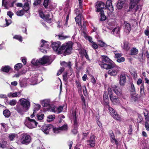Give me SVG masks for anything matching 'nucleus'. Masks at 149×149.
Instances as JSON below:
<instances>
[{
    "label": "nucleus",
    "mask_w": 149,
    "mask_h": 149,
    "mask_svg": "<svg viewBox=\"0 0 149 149\" xmlns=\"http://www.w3.org/2000/svg\"><path fill=\"white\" fill-rule=\"evenodd\" d=\"M29 122H28L27 127L30 128H33L37 126L38 123L35 120L31 119L30 118H27Z\"/></svg>",
    "instance_id": "obj_10"
},
{
    "label": "nucleus",
    "mask_w": 149,
    "mask_h": 149,
    "mask_svg": "<svg viewBox=\"0 0 149 149\" xmlns=\"http://www.w3.org/2000/svg\"><path fill=\"white\" fill-rule=\"evenodd\" d=\"M52 15L50 16V14L49 13L47 15L46 14L45 17L43 19L46 20L48 23H51L52 22Z\"/></svg>",
    "instance_id": "obj_25"
},
{
    "label": "nucleus",
    "mask_w": 149,
    "mask_h": 149,
    "mask_svg": "<svg viewBox=\"0 0 149 149\" xmlns=\"http://www.w3.org/2000/svg\"><path fill=\"white\" fill-rule=\"evenodd\" d=\"M81 100L82 102V103L86 107V101L85 100L83 96V95L82 94L81 95Z\"/></svg>",
    "instance_id": "obj_55"
},
{
    "label": "nucleus",
    "mask_w": 149,
    "mask_h": 149,
    "mask_svg": "<svg viewBox=\"0 0 149 149\" xmlns=\"http://www.w3.org/2000/svg\"><path fill=\"white\" fill-rule=\"evenodd\" d=\"M95 135L92 133H91L90 136V139L87 141L89 143L90 146L91 147H94L95 145Z\"/></svg>",
    "instance_id": "obj_14"
},
{
    "label": "nucleus",
    "mask_w": 149,
    "mask_h": 149,
    "mask_svg": "<svg viewBox=\"0 0 149 149\" xmlns=\"http://www.w3.org/2000/svg\"><path fill=\"white\" fill-rule=\"evenodd\" d=\"M23 1L24 2L23 6V9L26 11L28 10L30 8L29 5L31 4V1L30 0H23Z\"/></svg>",
    "instance_id": "obj_17"
},
{
    "label": "nucleus",
    "mask_w": 149,
    "mask_h": 149,
    "mask_svg": "<svg viewBox=\"0 0 149 149\" xmlns=\"http://www.w3.org/2000/svg\"><path fill=\"white\" fill-rule=\"evenodd\" d=\"M30 107V102L26 99L22 98L19 100V102L14 107V109L19 114L22 115L29 109Z\"/></svg>",
    "instance_id": "obj_2"
},
{
    "label": "nucleus",
    "mask_w": 149,
    "mask_h": 149,
    "mask_svg": "<svg viewBox=\"0 0 149 149\" xmlns=\"http://www.w3.org/2000/svg\"><path fill=\"white\" fill-rule=\"evenodd\" d=\"M39 59L40 65L49 63L50 62L49 57L46 56H44L41 58Z\"/></svg>",
    "instance_id": "obj_15"
},
{
    "label": "nucleus",
    "mask_w": 149,
    "mask_h": 149,
    "mask_svg": "<svg viewBox=\"0 0 149 149\" xmlns=\"http://www.w3.org/2000/svg\"><path fill=\"white\" fill-rule=\"evenodd\" d=\"M89 133V131H88L87 132H82V135L84 137L82 138V139L83 140H84V138L85 137L87 136L88 135Z\"/></svg>",
    "instance_id": "obj_60"
},
{
    "label": "nucleus",
    "mask_w": 149,
    "mask_h": 149,
    "mask_svg": "<svg viewBox=\"0 0 149 149\" xmlns=\"http://www.w3.org/2000/svg\"><path fill=\"white\" fill-rule=\"evenodd\" d=\"M111 87L113 91L118 96H121L122 95V90L118 87V86L113 85Z\"/></svg>",
    "instance_id": "obj_13"
},
{
    "label": "nucleus",
    "mask_w": 149,
    "mask_h": 149,
    "mask_svg": "<svg viewBox=\"0 0 149 149\" xmlns=\"http://www.w3.org/2000/svg\"><path fill=\"white\" fill-rule=\"evenodd\" d=\"M102 61H99L98 63L102 68L110 70L108 71V74H116L117 73L118 69H120L118 67L113 70L111 69L114 67V66L112 61L107 56H102Z\"/></svg>",
    "instance_id": "obj_1"
},
{
    "label": "nucleus",
    "mask_w": 149,
    "mask_h": 149,
    "mask_svg": "<svg viewBox=\"0 0 149 149\" xmlns=\"http://www.w3.org/2000/svg\"><path fill=\"white\" fill-rule=\"evenodd\" d=\"M53 125L51 124L48 125H44L41 127V130L45 134H49V132L52 128Z\"/></svg>",
    "instance_id": "obj_11"
},
{
    "label": "nucleus",
    "mask_w": 149,
    "mask_h": 149,
    "mask_svg": "<svg viewBox=\"0 0 149 149\" xmlns=\"http://www.w3.org/2000/svg\"><path fill=\"white\" fill-rule=\"evenodd\" d=\"M104 11L102 12V13L100 12V17L101 18L100 19L101 20H104L106 19V17L104 15Z\"/></svg>",
    "instance_id": "obj_49"
},
{
    "label": "nucleus",
    "mask_w": 149,
    "mask_h": 149,
    "mask_svg": "<svg viewBox=\"0 0 149 149\" xmlns=\"http://www.w3.org/2000/svg\"><path fill=\"white\" fill-rule=\"evenodd\" d=\"M131 91L132 92H134L135 91V88L133 83L131 85Z\"/></svg>",
    "instance_id": "obj_61"
},
{
    "label": "nucleus",
    "mask_w": 149,
    "mask_h": 149,
    "mask_svg": "<svg viewBox=\"0 0 149 149\" xmlns=\"http://www.w3.org/2000/svg\"><path fill=\"white\" fill-rule=\"evenodd\" d=\"M98 42L99 45L102 47H106L107 46V45L105 44V43L101 40H99Z\"/></svg>",
    "instance_id": "obj_48"
},
{
    "label": "nucleus",
    "mask_w": 149,
    "mask_h": 149,
    "mask_svg": "<svg viewBox=\"0 0 149 149\" xmlns=\"http://www.w3.org/2000/svg\"><path fill=\"white\" fill-rule=\"evenodd\" d=\"M13 38L17 39L20 42L22 41V38L19 36L16 35L13 37Z\"/></svg>",
    "instance_id": "obj_51"
},
{
    "label": "nucleus",
    "mask_w": 149,
    "mask_h": 149,
    "mask_svg": "<svg viewBox=\"0 0 149 149\" xmlns=\"http://www.w3.org/2000/svg\"><path fill=\"white\" fill-rule=\"evenodd\" d=\"M51 1L49 0H44L43 5L45 8H47L48 5L50 4Z\"/></svg>",
    "instance_id": "obj_43"
},
{
    "label": "nucleus",
    "mask_w": 149,
    "mask_h": 149,
    "mask_svg": "<svg viewBox=\"0 0 149 149\" xmlns=\"http://www.w3.org/2000/svg\"><path fill=\"white\" fill-rule=\"evenodd\" d=\"M141 0H130L129 2L130 10H133V11L136 12L139 9V6L137 4Z\"/></svg>",
    "instance_id": "obj_5"
},
{
    "label": "nucleus",
    "mask_w": 149,
    "mask_h": 149,
    "mask_svg": "<svg viewBox=\"0 0 149 149\" xmlns=\"http://www.w3.org/2000/svg\"><path fill=\"white\" fill-rule=\"evenodd\" d=\"M16 134L15 133L11 134L9 135L8 138L11 141H13L14 138L15 137Z\"/></svg>",
    "instance_id": "obj_46"
},
{
    "label": "nucleus",
    "mask_w": 149,
    "mask_h": 149,
    "mask_svg": "<svg viewBox=\"0 0 149 149\" xmlns=\"http://www.w3.org/2000/svg\"><path fill=\"white\" fill-rule=\"evenodd\" d=\"M55 117V116L54 115H49L47 116V121L48 122H50L53 120Z\"/></svg>",
    "instance_id": "obj_40"
},
{
    "label": "nucleus",
    "mask_w": 149,
    "mask_h": 149,
    "mask_svg": "<svg viewBox=\"0 0 149 149\" xmlns=\"http://www.w3.org/2000/svg\"><path fill=\"white\" fill-rule=\"evenodd\" d=\"M129 129L128 131V133L129 134H131L132 132V126L131 125H129Z\"/></svg>",
    "instance_id": "obj_62"
},
{
    "label": "nucleus",
    "mask_w": 149,
    "mask_h": 149,
    "mask_svg": "<svg viewBox=\"0 0 149 149\" xmlns=\"http://www.w3.org/2000/svg\"><path fill=\"white\" fill-rule=\"evenodd\" d=\"M61 65L65 67H68L70 69L71 68V63L70 62L67 63L65 61H63L61 63Z\"/></svg>",
    "instance_id": "obj_34"
},
{
    "label": "nucleus",
    "mask_w": 149,
    "mask_h": 149,
    "mask_svg": "<svg viewBox=\"0 0 149 149\" xmlns=\"http://www.w3.org/2000/svg\"><path fill=\"white\" fill-rule=\"evenodd\" d=\"M109 135L110 136L111 140V142H113L112 140L115 142V143L116 145L118 146V143L117 140L115 138V136L114 133L112 130H110L109 132Z\"/></svg>",
    "instance_id": "obj_18"
},
{
    "label": "nucleus",
    "mask_w": 149,
    "mask_h": 149,
    "mask_svg": "<svg viewBox=\"0 0 149 149\" xmlns=\"http://www.w3.org/2000/svg\"><path fill=\"white\" fill-rule=\"evenodd\" d=\"M17 15L19 16H22L24 14V12L23 10H20L17 11L16 13Z\"/></svg>",
    "instance_id": "obj_47"
},
{
    "label": "nucleus",
    "mask_w": 149,
    "mask_h": 149,
    "mask_svg": "<svg viewBox=\"0 0 149 149\" xmlns=\"http://www.w3.org/2000/svg\"><path fill=\"white\" fill-rule=\"evenodd\" d=\"M42 105L44 107H48L50 108L51 107L50 101L47 100H44L42 101Z\"/></svg>",
    "instance_id": "obj_26"
},
{
    "label": "nucleus",
    "mask_w": 149,
    "mask_h": 149,
    "mask_svg": "<svg viewBox=\"0 0 149 149\" xmlns=\"http://www.w3.org/2000/svg\"><path fill=\"white\" fill-rule=\"evenodd\" d=\"M11 0H2V5L6 7V4L11 1Z\"/></svg>",
    "instance_id": "obj_50"
},
{
    "label": "nucleus",
    "mask_w": 149,
    "mask_h": 149,
    "mask_svg": "<svg viewBox=\"0 0 149 149\" xmlns=\"http://www.w3.org/2000/svg\"><path fill=\"white\" fill-rule=\"evenodd\" d=\"M61 51L59 52L64 56L68 55L71 53L72 49V43L69 42L65 43L61 46Z\"/></svg>",
    "instance_id": "obj_3"
},
{
    "label": "nucleus",
    "mask_w": 149,
    "mask_h": 149,
    "mask_svg": "<svg viewBox=\"0 0 149 149\" xmlns=\"http://www.w3.org/2000/svg\"><path fill=\"white\" fill-rule=\"evenodd\" d=\"M39 14L40 16L42 19H43L46 15L45 14H44L43 13L42 10H40L39 11Z\"/></svg>",
    "instance_id": "obj_53"
},
{
    "label": "nucleus",
    "mask_w": 149,
    "mask_h": 149,
    "mask_svg": "<svg viewBox=\"0 0 149 149\" xmlns=\"http://www.w3.org/2000/svg\"><path fill=\"white\" fill-rule=\"evenodd\" d=\"M119 27H116L113 29L112 31L111 32V33L112 34L118 35L119 33Z\"/></svg>",
    "instance_id": "obj_41"
},
{
    "label": "nucleus",
    "mask_w": 149,
    "mask_h": 149,
    "mask_svg": "<svg viewBox=\"0 0 149 149\" xmlns=\"http://www.w3.org/2000/svg\"><path fill=\"white\" fill-rule=\"evenodd\" d=\"M82 20L81 15L79 14L78 15L75 17V21L77 24L79 25L81 24V22Z\"/></svg>",
    "instance_id": "obj_31"
},
{
    "label": "nucleus",
    "mask_w": 149,
    "mask_h": 149,
    "mask_svg": "<svg viewBox=\"0 0 149 149\" xmlns=\"http://www.w3.org/2000/svg\"><path fill=\"white\" fill-rule=\"evenodd\" d=\"M138 94L136 93L134 94L131 97V99L132 101L136 102L138 100Z\"/></svg>",
    "instance_id": "obj_38"
},
{
    "label": "nucleus",
    "mask_w": 149,
    "mask_h": 149,
    "mask_svg": "<svg viewBox=\"0 0 149 149\" xmlns=\"http://www.w3.org/2000/svg\"><path fill=\"white\" fill-rule=\"evenodd\" d=\"M69 78L68 75H63V81L65 82H67L68 78Z\"/></svg>",
    "instance_id": "obj_54"
},
{
    "label": "nucleus",
    "mask_w": 149,
    "mask_h": 149,
    "mask_svg": "<svg viewBox=\"0 0 149 149\" xmlns=\"http://www.w3.org/2000/svg\"><path fill=\"white\" fill-rule=\"evenodd\" d=\"M138 53V50L136 48H132L130 51V55H136Z\"/></svg>",
    "instance_id": "obj_35"
},
{
    "label": "nucleus",
    "mask_w": 149,
    "mask_h": 149,
    "mask_svg": "<svg viewBox=\"0 0 149 149\" xmlns=\"http://www.w3.org/2000/svg\"><path fill=\"white\" fill-rule=\"evenodd\" d=\"M11 22L12 21L10 19L6 18L5 19L4 23L3 24H1V26L2 27H5L9 26Z\"/></svg>",
    "instance_id": "obj_22"
},
{
    "label": "nucleus",
    "mask_w": 149,
    "mask_h": 149,
    "mask_svg": "<svg viewBox=\"0 0 149 149\" xmlns=\"http://www.w3.org/2000/svg\"><path fill=\"white\" fill-rule=\"evenodd\" d=\"M75 84L78 88L79 93H81L82 86L81 83L79 81L76 80L75 81Z\"/></svg>",
    "instance_id": "obj_27"
},
{
    "label": "nucleus",
    "mask_w": 149,
    "mask_h": 149,
    "mask_svg": "<svg viewBox=\"0 0 149 149\" xmlns=\"http://www.w3.org/2000/svg\"><path fill=\"white\" fill-rule=\"evenodd\" d=\"M68 129V126L67 124H64L59 127L60 130H67Z\"/></svg>",
    "instance_id": "obj_44"
},
{
    "label": "nucleus",
    "mask_w": 149,
    "mask_h": 149,
    "mask_svg": "<svg viewBox=\"0 0 149 149\" xmlns=\"http://www.w3.org/2000/svg\"><path fill=\"white\" fill-rule=\"evenodd\" d=\"M73 126L74 128H77L78 126V123L77 117H73Z\"/></svg>",
    "instance_id": "obj_36"
},
{
    "label": "nucleus",
    "mask_w": 149,
    "mask_h": 149,
    "mask_svg": "<svg viewBox=\"0 0 149 149\" xmlns=\"http://www.w3.org/2000/svg\"><path fill=\"white\" fill-rule=\"evenodd\" d=\"M48 43L47 41L44 40H41L40 48V50L41 52L44 53H47V50L46 49H49V47Z\"/></svg>",
    "instance_id": "obj_8"
},
{
    "label": "nucleus",
    "mask_w": 149,
    "mask_h": 149,
    "mask_svg": "<svg viewBox=\"0 0 149 149\" xmlns=\"http://www.w3.org/2000/svg\"><path fill=\"white\" fill-rule=\"evenodd\" d=\"M106 7L105 4L102 2H100L97 3L96 6V8L97 9L96 12L102 13L103 11V9Z\"/></svg>",
    "instance_id": "obj_12"
},
{
    "label": "nucleus",
    "mask_w": 149,
    "mask_h": 149,
    "mask_svg": "<svg viewBox=\"0 0 149 149\" xmlns=\"http://www.w3.org/2000/svg\"><path fill=\"white\" fill-rule=\"evenodd\" d=\"M91 45L92 47L95 49L97 48L98 47L97 45L95 42H92V43H91Z\"/></svg>",
    "instance_id": "obj_58"
},
{
    "label": "nucleus",
    "mask_w": 149,
    "mask_h": 149,
    "mask_svg": "<svg viewBox=\"0 0 149 149\" xmlns=\"http://www.w3.org/2000/svg\"><path fill=\"white\" fill-rule=\"evenodd\" d=\"M74 68L77 71H79L82 68V65L80 62H76Z\"/></svg>",
    "instance_id": "obj_28"
},
{
    "label": "nucleus",
    "mask_w": 149,
    "mask_h": 149,
    "mask_svg": "<svg viewBox=\"0 0 149 149\" xmlns=\"http://www.w3.org/2000/svg\"><path fill=\"white\" fill-rule=\"evenodd\" d=\"M22 67V65L21 63H18L16 64L14 67L15 70H18L21 69Z\"/></svg>",
    "instance_id": "obj_42"
},
{
    "label": "nucleus",
    "mask_w": 149,
    "mask_h": 149,
    "mask_svg": "<svg viewBox=\"0 0 149 149\" xmlns=\"http://www.w3.org/2000/svg\"><path fill=\"white\" fill-rule=\"evenodd\" d=\"M31 63L35 66H37L40 65L39 59H33L31 61Z\"/></svg>",
    "instance_id": "obj_33"
},
{
    "label": "nucleus",
    "mask_w": 149,
    "mask_h": 149,
    "mask_svg": "<svg viewBox=\"0 0 149 149\" xmlns=\"http://www.w3.org/2000/svg\"><path fill=\"white\" fill-rule=\"evenodd\" d=\"M125 31L127 33H129L131 30V25L130 24L127 22L125 23Z\"/></svg>",
    "instance_id": "obj_29"
},
{
    "label": "nucleus",
    "mask_w": 149,
    "mask_h": 149,
    "mask_svg": "<svg viewBox=\"0 0 149 149\" xmlns=\"http://www.w3.org/2000/svg\"><path fill=\"white\" fill-rule=\"evenodd\" d=\"M17 102L16 100H12L9 101L8 104L11 106H14L17 104Z\"/></svg>",
    "instance_id": "obj_45"
},
{
    "label": "nucleus",
    "mask_w": 149,
    "mask_h": 149,
    "mask_svg": "<svg viewBox=\"0 0 149 149\" xmlns=\"http://www.w3.org/2000/svg\"><path fill=\"white\" fill-rule=\"evenodd\" d=\"M11 69V68L9 66H5L1 68L2 70L5 72H8Z\"/></svg>",
    "instance_id": "obj_37"
},
{
    "label": "nucleus",
    "mask_w": 149,
    "mask_h": 149,
    "mask_svg": "<svg viewBox=\"0 0 149 149\" xmlns=\"http://www.w3.org/2000/svg\"><path fill=\"white\" fill-rule=\"evenodd\" d=\"M28 80V79L23 78L20 79L19 80V83L22 87H25L27 86V81Z\"/></svg>",
    "instance_id": "obj_23"
},
{
    "label": "nucleus",
    "mask_w": 149,
    "mask_h": 149,
    "mask_svg": "<svg viewBox=\"0 0 149 149\" xmlns=\"http://www.w3.org/2000/svg\"><path fill=\"white\" fill-rule=\"evenodd\" d=\"M31 137L26 133H24L21 135V142L23 144L27 145L31 142Z\"/></svg>",
    "instance_id": "obj_4"
},
{
    "label": "nucleus",
    "mask_w": 149,
    "mask_h": 149,
    "mask_svg": "<svg viewBox=\"0 0 149 149\" xmlns=\"http://www.w3.org/2000/svg\"><path fill=\"white\" fill-rule=\"evenodd\" d=\"M119 79V83L121 86L125 85L126 83L125 75H120Z\"/></svg>",
    "instance_id": "obj_20"
},
{
    "label": "nucleus",
    "mask_w": 149,
    "mask_h": 149,
    "mask_svg": "<svg viewBox=\"0 0 149 149\" xmlns=\"http://www.w3.org/2000/svg\"><path fill=\"white\" fill-rule=\"evenodd\" d=\"M44 114L39 115L38 114H37V117L39 120H42L44 118Z\"/></svg>",
    "instance_id": "obj_52"
},
{
    "label": "nucleus",
    "mask_w": 149,
    "mask_h": 149,
    "mask_svg": "<svg viewBox=\"0 0 149 149\" xmlns=\"http://www.w3.org/2000/svg\"><path fill=\"white\" fill-rule=\"evenodd\" d=\"M145 90L144 89V84L143 83L141 84V86L140 87V97H144L146 94L145 93Z\"/></svg>",
    "instance_id": "obj_24"
},
{
    "label": "nucleus",
    "mask_w": 149,
    "mask_h": 149,
    "mask_svg": "<svg viewBox=\"0 0 149 149\" xmlns=\"http://www.w3.org/2000/svg\"><path fill=\"white\" fill-rule=\"evenodd\" d=\"M109 97L111 101L114 104H117L119 103V99L118 96L112 95L109 96Z\"/></svg>",
    "instance_id": "obj_16"
},
{
    "label": "nucleus",
    "mask_w": 149,
    "mask_h": 149,
    "mask_svg": "<svg viewBox=\"0 0 149 149\" xmlns=\"http://www.w3.org/2000/svg\"><path fill=\"white\" fill-rule=\"evenodd\" d=\"M58 36L59 39L60 40H64L68 38L67 36H64L63 35H58Z\"/></svg>",
    "instance_id": "obj_56"
},
{
    "label": "nucleus",
    "mask_w": 149,
    "mask_h": 149,
    "mask_svg": "<svg viewBox=\"0 0 149 149\" xmlns=\"http://www.w3.org/2000/svg\"><path fill=\"white\" fill-rule=\"evenodd\" d=\"M107 108H108L110 115L114 119L118 121L120 120L121 118L114 109L110 107L109 105V106L107 107Z\"/></svg>",
    "instance_id": "obj_7"
},
{
    "label": "nucleus",
    "mask_w": 149,
    "mask_h": 149,
    "mask_svg": "<svg viewBox=\"0 0 149 149\" xmlns=\"http://www.w3.org/2000/svg\"><path fill=\"white\" fill-rule=\"evenodd\" d=\"M31 83L29 84L31 85H34L36 84L37 82L36 79H33V78H32V79H31Z\"/></svg>",
    "instance_id": "obj_64"
},
{
    "label": "nucleus",
    "mask_w": 149,
    "mask_h": 149,
    "mask_svg": "<svg viewBox=\"0 0 149 149\" xmlns=\"http://www.w3.org/2000/svg\"><path fill=\"white\" fill-rule=\"evenodd\" d=\"M108 95V94L107 91H104L103 95V101L102 103L105 107H109V104Z\"/></svg>",
    "instance_id": "obj_9"
},
{
    "label": "nucleus",
    "mask_w": 149,
    "mask_h": 149,
    "mask_svg": "<svg viewBox=\"0 0 149 149\" xmlns=\"http://www.w3.org/2000/svg\"><path fill=\"white\" fill-rule=\"evenodd\" d=\"M145 126L146 130L148 131H149V124L148 122L146 121L145 124Z\"/></svg>",
    "instance_id": "obj_63"
},
{
    "label": "nucleus",
    "mask_w": 149,
    "mask_h": 149,
    "mask_svg": "<svg viewBox=\"0 0 149 149\" xmlns=\"http://www.w3.org/2000/svg\"><path fill=\"white\" fill-rule=\"evenodd\" d=\"M61 43L60 42H53L52 43V47L53 50L56 52L58 54H61V53L59 52L61 51Z\"/></svg>",
    "instance_id": "obj_6"
},
{
    "label": "nucleus",
    "mask_w": 149,
    "mask_h": 149,
    "mask_svg": "<svg viewBox=\"0 0 149 149\" xmlns=\"http://www.w3.org/2000/svg\"><path fill=\"white\" fill-rule=\"evenodd\" d=\"M123 48L126 51H128L130 47L129 45V43L128 42H125L124 43V45L123 47Z\"/></svg>",
    "instance_id": "obj_39"
},
{
    "label": "nucleus",
    "mask_w": 149,
    "mask_h": 149,
    "mask_svg": "<svg viewBox=\"0 0 149 149\" xmlns=\"http://www.w3.org/2000/svg\"><path fill=\"white\" fill-rule=\"evenodd\" d=\"M106 7L111 12L113 10V8L112 4V1L111 0H107L106 2Z\"/></svg>",
    "instance_id": "obj_19"
},
{
    "label": "nucleus",
    "mask_w": 149,
    "mask_h": 149,
    "mask_svg": "<svg viewBox=\"0 0 149 149\" xmlns=\"http://www.w3.org/2000/svg\"><path fill=\"white\" fill-rule=\"evenodd\" d=\"M7 142L4 140H3L0 142V148L2 149L7 148Z\"/></svg>",
    "instance_id": "obj_32"
},
{
    "label": "nucleus",
    "mask_w": 149,
    "mask_h": 149,
    "mask_svg": "<svg viewBox=\"0 0 149 149\" xmlns=\"http://www.w3.org/2000/svg\"><path fill=\"white\" fill-rule=\"evenodd\" d=\"M3 114L6 118H9L11 115L10 111L8 109L4 110L3 111Z\"/></svg>",
    "instance_id": "obj_30"
},
{
    "label": "nucleus",
    "mask_w": 149,
    "mask_h": 149,
    "mask_svg": "<svg viewBox=\"0 0 149 149\" xmlns=\"http://www.w3.org/2000/svg\"><path fill=\"white\" fill-rule=\"evenodd\" d=\"M108 91V94L109 95V96H111L113 95L112 92L111 90V88L110 87H109L107 89Z\"/></svg>",
    "instance_id": "obj_57"
},
{
    "label": "nucleus",
    "mask_w": 149,
    "mask_h": 149,
    "mask_svg": "<svg viewBox=\"0 0 149 149\" xmlns=\"http://www.w3.org/2000/svg\"><path fill=\"white\" fill-rule=\"evenodd\" d=\"M127 0H118L117 7L118 9H121Z\"/></svg>",
    "instance_id": "obj_21"
},
{
    "label": "nucleus",
    "mask_w": 149,
    "mask_h": 149,
    "mask_svg": "<svg viewBox=\"0 0 149 149\" xmlns=\"http://www.w3.org/2000/svg\"><path fill=\"white\" fill-rule=\"evenodd\" d=\"M72 132L75 135L78 132L77 128H74L71 130Z\"/></svg>",
    "instance_id": "obj_59"
}]
</instances>
